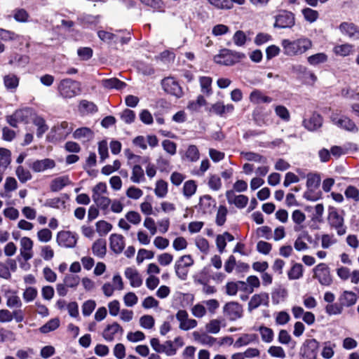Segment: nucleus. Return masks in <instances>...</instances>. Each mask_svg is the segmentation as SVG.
Masks as SVG:
<instances>
[{
  "mask_svg": "<svg viewBox=\"0 0 359 359\" xmlns=\"http://www.w3.org/2000/svg\"><path fill=\"white\" fill-rule=\"evenodd\" d=\"M281 44L284 53L288 56L302 55L312 47L311 41L306 37L293 41L283 39Z\"/></svg>",
  "mask_w": 359,
  "mask_h": 359,
  "instance_id": "nucleus-1",
  "label": "nucleus"
},
{
  "mask_svg": "<svg viewBox=\"0 0 359 359\" xmlns=\"http://www.w3.org/2000/svg\"><path fill=\"white\" fill-rule=\"evenodd\" d=\"M81 83L72 79H64L57 86V91L62 97L70 99L79 95L81 92Z\"/></svg>",
  "mask_w": 359,
  "mask_h": 359,
  "instance_id": "nucleus-2",
  "label": "nucleus"
},
{
  "mask_svg": "<svg viewBox=\"0 0 359 359\" xmlns=\"http://www.w3.org/2000/svg\"><path fill=\"white\" fill-rule=\"evenodd\" d=\"M245 57V55L243 53L224 48L214 56L213 60L218 65L231 66L239 62Z\"/></svg>",
  "mask_w": 359,
  "mask_h": 359,
  "instance_id": "nucleus-3",
  "label": "nucleus"
},
{
  "mask_svg": "<svg viewBox=\"0 0 359 359\" xmlns=\"http://www.w3.org/2000/svg\"><path fill=\"white\" fill-rule=\"evenodd\" d=\"M327 221L330 227L337 231L338 236H343L346 233L347 228L344 225V217L335 208H330Z\"/></svg>",
  "mask_w": 359,
  "mask_h": 359,
  "instance_id": "nucleus-4",
  "label": "nucleus"
},
{
  "mask_svg": "<svg viewBox=\"0 0 359 359\" xmlns=\"http://www.w3.org/2000/svg\"><path fill=\"white\" fill-rule=\"evenodd\" d=\"M194 264V260L191 255H183L175 262V271L177 276L185 280L187 278L188 268Z\"/></svg>",
  "mask_w": 359,
  "mask_h": 359,
  "instance_id": "nucleus-5",
  "label": "nucleus"
},
{
  "mask_svg": "<svg viewBox=\"0 0 359 359\" xmlns=\"http://www.w3.org/2000/svg\"><path fill=\"white\" fill-rule=\"evenodd\" d=\"M313 278L322 285L329 286L332 283L330 268L325 263H320L313 268Z\"/></svg>",
  "mask_w": 359,
  "mask_h": 359,
  "instance_id": "nucleus-6",
  "label": "nucleus"
},
{
  "mask_svg": "<svg viewBox=\"0 0 359 359\" xmlns=\"http://www.w3.org/2000/svg\"><path fill=\"white\" fill-rule=\"evenodd\" d=\"M294 15L287 11H281L275 16L273 27L279 29L291 28L294 25Z\"/></svg>",
  "mask_w": 359,
  "mask_h": 359,
  "instance_id": "nucleus-7",
  "label": "nucleus"
},
{
  "mask_svg": "<svg viewBox=\"0 0 359 359\" xmlns=\"http://www.w3.org/2000/svg\"><path fill=\"white\" fill-rule=\"evenodd\" d=\"M330 118L333 124L341 129L352 133H356L358 130L355 123L346 116L333 114Z\"/></svg>",
  "mask_w": 359,
  "mask_h": 359,
  "instance_id": "nucleus-8",
  "label": "nucleus"
},
{
  "mask_svg": "<svg viewBox=\"0 0 359 359\" xmlns=\"http://www.w3.org/2000/svg\"><path fill=\"white\" fill-rule=\"evenodd\" d=\"M161 86L163 90L168 94L173 95L177 98H180L183 96L182 88L173 77L164 78L161 81Z\"/></svg>",
  "mask_w": 359,
  "mask_h": 359,
  "instance_id": "nucleus-9",
  "label": "nucleus"
},
{
  "mask_svg": "<svg viewBox=\"0 0 359 359\" xmlns=\"http://www.w3.org/2000/svg\"><path fill=\"white\" fill-rule=\"evenodd\" d=\"M77 235L75 233L68 231H61L57 234V244L64 248H74L77 243Z\"/></svg>",
  "mask_w": 359,
  "mask_h": 359,
  "instance_id": "nucleus-10",
  "label": "nucleus"
},
{
  "mask_svg": "<svg viewBox=\"0 0 359 359\" xmlns=\"http://www.w3.org/2000/svg\"><path fill=\"white\" fill-rule=\"evenodd\" d=\"M319 343L315 339H306L300 350L302 359H315Z\"/></svg>",
  "mask_w": 359,
  "mask_h": 359,
  "instance_id": "nucleus-11",
  "label": "nucleus"
},
{
  "mask_svg": "<svg viewBox=\"0 0 359 359\" xmlns=\"http://www.w3.org/2000/svg\"><path fill=\"white\" fill-rule=\"evenodd\" d=\"M27 163L28 167L34 172H42L53 169L56 165L55 161L48 158L33 161H29Z\"/></svg>",
  "mask_w": 359,
  "mask_h": 359,
  "instance_id": "nucleus-12",
  "label": "nucleus"
},
{
  "mask_svg": "<svg viewBox=\"0 0 359 359\" xmlns=\"http://www.w3.org/2000/svg\"><path fill=\"white\" fill-rule=\"evenodd\" d=\"M224 313L231 321H235L243 316V307L236 302L226 303L224 306Z\"/></svg>",
  "mask_w": 359,
  "mask_h": 359,
  "instance_id": "nucleus-13",
  "label": "nucleus"
},
{
  "mask_svg": "<svg viewBox=\"0 0 359 359\" xmlns=\"http://www.w3.org/2000/svg\"><path fill=\"white\" fill-rule=\"evenodd\" d=\"M216 207V201L210 195H204L200 198L197 206L198 212L203 215H210Z\"/></svg>",
  "mask_w": 359,
  "mask_h": 359,
  "instance_id": "nucleus-14",
  "label": "nucleus"
},
{
  "mask_svg": "<svg viewBox=\"0 0 359 359\" xmlns=\"http://www.w3.org/2000/svg\"><path fill=\"white\" fill-rule=\"evenodd\" d=\"M188 313L185 310H180L176 314V318L180 322V329L189 330L196 327L198 323L194 319L188 318Z\"/></svg>",
  "mask_w": 359,
  "mask_h": 359,
  "instance_id": "nucleus-15",
  "label": "nucleus"
},
{
  "mask_svg": "<svg viewBox=\"0 0 359 359\" xmlns=\"http://www.w3.org/2000/svg\"><path fill=\"white\" fill-rule=\"evenodd\" d=\"M323 118L318 113H313L309 118H304L302 124L304 127L311 132L316 131L321 128Z\"/></svg>",
  "mask_w": 359,
  "mask_h": 359,
  "instance_id": "nucleus-16",
  "label": "nucleus"
},
{
  "mask_svg": "<svg viewBox=\"0 0 359 359\" xmlns=\"http://www.w3.org/2000/svg\"><path fill=\"white\" fill-rule=\"evenodd\" d=\"M339 29L350 39H359V27L353 22H343L339 25Z\"/></svg>",
  "mask_w": 359,
  "mask_h": 359,
  "instance_id": "nucleus-17",
  "label": "nucleus"
},
{
  "mask_svg": "<svg viewBox=\"0 0 359 359\" xmlns=\"http://www.w3.org/2000/svg\"><path fill=\"white\" fill-rule=\"evenodd\" d=\"M269 303V295L268 293L261 292L259 294H255L251 297L248 303V311L251 312L261 305L268 306Z\"/></svg>",
  "mask_w": 359,
  "mask_h": 359,
  "instance_id": "nucleus-18",
  "label": "nucleus"
},
{
  "mask_svg": "<svg viewBox=\"0 0 359 359\" xmlns=\"http://www.w3.org/2000/svg\"><path fill=\"white\" fill-rule=\"evenodd\" d=\"M226 197L229 204H233L239 209L244 208L248 203V197L245 195L236 196L233 190H228Z\"/></svg>",
  "mask_w": 359,
  "mask_h": 359,
  "instance_id": "nucleus-19",
  "label": "nucleus"
},
{
  "mask_svg": "<svg viewBox=\"0 0 359 359\" xmlns=\"http://www.w3.org/2000/svg\"><path fill=\"white\" fill-rule=\"evenodd\" d=\"M124 275L129 280L133 287H139L142 285V278L136 269L127 267L125 269Z\"/></svg>",
  "mask_w": 359,
  "mask_h": 359,
  "instance_id": "nucleus-20",
  "label": "nucleus"
},
{
  "mask_svg": "<svg viewBox=\"0 0 359 359\" xmlns=\"http://www.w3.org/2000/svg\"><path fill=\"white\" fill-rule=\"evenodd\" d=\"M118 332L122 334L123 330L118 323L114 322L112 324L107 325L102 335L107 341H112L114 339L116 334Z\"/></svg>",
  "mask_w": 359,
  "mask_h": 359,
  "instance_id": "nucleus-21",
  "label": "nucleus"
},
{
  "mask_svg": "<svg viewBox=\"0 0 359 359\" xmlns=\"http://www.w3.org/2000/svg\"><path fill=\"white\" fill-rule=\"evenodd\" d=\"M258 343L259 337L257 334H243L234 342L233 346L236 348H238L251 344Z\"/></svg>",
  "mask_w": 359,
  "mask_h": 359,
  "instance_id": "nucleus-22",
  "label": "nucleus"
},
{
  "mask_svg": "<svg viewBox=\"0 0 359 359\" xmlns=\"http://www.w3.org/2000/svg\"><path fill=\"white\" fill-rule=\"evenodd\" d=\"M110 248L116 254L123 252L125 247L124 237L120 234H111L109 238Z\"/></svg>",
  "mask_w": 359,
  "mask_h": 359,
  "instance_id": "nucleus-23",
  "label": "nucleus"
},
{
  "mask_svg": "<svg viewBox=\"0 0 359 359\" xmlns=\"http://www.w3.org/2000/svg\"><path fill=\"white\" fill-rule=\"evenodd\" d=\"M250 102L259 104L260 103H271L273 101L272 97L264 95L260 90L254 89L249 95Z\"/></svg>",
  "mask_w": 359,
  "mask_h": 359,
  "instance_id": "nucleus-24",
  "label": "nucleus"
},
{
  "mask_svg": "<svg viewBox=\"0 0 359 359\" xmlns=\"http://www.w3.org/2000/svg\"><path fill=\"white\" fill-rule=\"evenodd\" d=\"M101 85L107 90H122L126 86V83L117 78L104 79L101 81Z\"/></svg>",
  "mask_w": 359,
  "mask_h": 359,
  "instance_id": "nucleus-25",
  "label": "nucleus"
},
{
  "mask_svg": "<svg viewBox=\"0 0 359 359\" xmlns=\"http://www.w3.org/2000/svg\"><path fill=\"white\" fill-rule=\"evenodd\" d=\"M192 334L194 340L202 345L213 346L217 344V339L208 335L207 333H199L196 331Z\"/></svg>",
  "mask_w": 359,
  "mask_h": 359,
  "instance_id": "nucleus-26",
  "label": "nucleus"
},
{
  "mask_svg": "<svg viewBox=\"0 0 359 359\" xmlns=\"http://www.w3.org/2000/svg\"><path fill=\"white\" fill-rule=\"evenodd\" d=\"M70 184L71 181L67 175L58 177L50 182V189L53 192H57Z\"/></svg>",
  "mask_w": 359,
  "mask_h": 359,
  "instance_id": "nucleus-27",
  "label": "nucleus"
},
{
  "mask_svg": "<svg viewBox=\"0 0 359 359\" xmlns=\"http://www.w3.org/2000/svg\"><path fill=\"white\" fill-rule=\"evenodd\" d=\"M92 251L95 256L103 258L107 253V241L105 239L99 238L92 245Z\"/></svg>",
  "mask_w": 359,
  "mask_h": 359,
  "instance_id": "nucleus-28",
  "label": "nucleus"
},
{
  "mask_svg": "<svg viewBox=\"0 0 359 359\" xmlns=\"http://www.w3.org/2000/svg\"><path fill=\"white\" fill-rule=\"evenodd\" d=\"M339 302L343 307H350L356 303L357 296L353 292L346 290L339 296Z\"/></svg>",
  "mask_w": 359,
  "mask_h": 359,
  "instance_id": "nucleus-29",
  "label": "nucleus"
},
{
  "mask_svg": "<svg viewBox=\"0 0 359 359\" xmlns=\"http://www.w3.org/2000/svg\"><path fill=\"white\" fill-rule=\"evenodd\" d=\"M234 110V106L232 104L224 105L222 102H216L212 104L211 111L218 116H224L226 114H231Z\"/></svg>",
  "mask_w": 359,
  "mask_h": 359,
  "instance_id": "nucleus-30",
  "label": "nucleus"
},
{
  "mask_svg": "<svg viewBox=\"0 0 359 359\" xmlns=\"http://www.w3.org/2000/svg\"><path fill=\"white\" fill-rule=\"evenodd\" d=\"M92 198L97 208L102 210L104 214H107L109 212V208L111 203L110 198L102 195H97V194L95 196H92Z\"/></svg>",
  "mask_w": 359,
  "mask_h": 359,
  "instance_id": "nucleus-31",
  "label": "nucleus"
},
{
  "mask_svg": "<svg viewBox=\"0 0 359 359\" xmlns=\"http://www.w3.org/2000/svg\"><path fill=\"white\" fill-rule=\"evenodd\" d=\"M73 137L77 140H83V141H90L94 137L93 130L87 127L77 128L73 133Z\"/></svg>",
  "mask_w": 359,
  "mask_h": 359,
  "instance_id": "nucleus-32",
  "label": "nucleus"
},
{
  "mask_svg": "<svg viewBox=\"0 0 359 359\" xmlns=\"http://www.w3.org/2000/svg\"><path fill=\"white\" fill-rule=\"evenodd\" d=\"M182 158L189 162H196L200 158V152L198 147L194 144L189 145Z\"/></svg>",
  "mask_w": 359,
  "mask_h": 359,
  "instance_id": "nucleus-33",
  "label": "nucleus"
},
{
  "mask_svg": "<svg viewBox=\"0 0 359 359\" xmlns=\"http://www.w3.org/2000/svg\"><path fill=\"white\" fill-rule=\"evenodd\" d=\"M252 119L255 123L258 126L268 125L266 121V114L264 112L262 108L257 107L252 111Z\"/></svg>",
  "mask_w": 359,
  "mask_h": 359,
  "instance_id": "nucleus-34",
  "label": "nucleus"
},
{
  "mask_svg": "<svg viewBox=\"0 0 359 359\" xmlns=\"http://www.w3.org/2000/svg\"><path fill=\"white\" fill-rule=\"evenodd\" d=\"M354 46L350 43L337 45L333 48V52L337 55L346 57L353 53Z\"/></svg>",
  "mask_w": 359,
  "mask_h": 359,
  "instance_id": "nucleus-35",
  "label": "nucleus"
},
{
  "mask_svg": "<svg viewBox=\"0 0 359 359\" xmlns=\"http://www.w3.org/2000/svg\"><path fill=\"white\" fill-rule=\"evenodd\" d=\"M130 180L136 184L145 181L144 172L140 165H134L133 166Z\"/></svg>",
  "mask_w": 359,
  "mask_h": 359,
  "instance_id": "nucleus-36",
  "label": "nucleus"
},
{
  "mask_svg": "<svg viewBox=\"0 0 359 359\" xmlns=\"http://www.w3.org/2000/svg\"><path fill=\"white\" fill-rule=\"evenodd\" d=\"M4 83L7 90L14 92L19 85V78L15 74H10L4 76Z\"/></svg>",
  "mask_w": 359,
  "mask_h": 359,
  "instance_id": "nucleus-37",
  "label": "nucleus"
},
{
  "mask_svg": "<svg viewBox=\"0 0 359 359\" xmlns=\"http://www.w3.org/2000/svg\"><path fill=\"white\" fill-rule=\"evenodd\" d=\"M33 123L37 127L36 136L40 138L48 130V126L46 123L45 119L40 116H36L33 119Z\"/></svg>",
  "mask_w": 359,
  "mask_h": 359,
  "instance_id": "nucleus-38",
  "label": "nucleus"
},
{
  "mask_svg": "<svg viewBox=\"0 0 359 359\" xmlns=\"http://www.w3.org/2000/svg\"><path fill=\"white\" fill-rule=\"evenodd\" d=\"M10 150L0 148V170L5 171L11 161Z\"/></svg>",
  "mask_w": 359,
  "mask_h": 359,
  "instance_id": "nucleus-39",
  "label": "nucleus"
},
{
  "mask_svg": "<svg viewBox=\"0 0 359 359\" xmlns=\"http://www.w3.org/2000/svg\"><path fill=\"white\" fill-rule=\"evenodd\" d=\"M292 219L296 224L294 227V230L299 231L302 229L301 225L305 221L306 215L302 210H295L292 212Z\"/></svg>",
  "mask_w": 359,
  "mask_h": 359,
  "instance_id": "nucleus-40",
  "label": "nucleus"
},
{
  "mask_svg": "<svg viewBox=\"0 0 359 359\" xmlns=\"http://www.w3.org/2000/svg\"><path fill=\"white\" fill-rule=\"evenodd\" d=\"M328 56L324 53H318L312 55L307 58L308 62L312 66H316L327 61Z\"/></svg>",
  "mask_w": 359,
  "mask_h": 359,
  "instance_id": "nucleus-41",
  "label": "nucleus"
},
{
  "mask_svg": "<svg viewBox=\"0 0 359 359\" xmlns=\"http://www.w3.org/2000/svg\"><path fill=\"white\" fill-rule=\"evenodd\" d=\"M303 276V266L301 264L296 263L293 264L287 272V276L290 280H297Z\"/></svg>",
  "mask_w": 359,
  "mask_h": 359,
  "instance_id": "nucleus-42",
  "label": "nucleus"
},
{
  "mask_svg": "<svg viewBox=\"0 0 359 359\" xmlns=\"http://www.w3.org/2000/svg\"><path fill=\"white\" fill-rule=\"evenodd\" d=\"M241 155L248 161L266 163L267 158L257 153L252 151L242 152Z\"/></svg>",
  "mask_w": 359,
  "mask_h": 359,
  "instance_id": "nucleus-43",
  "label": "nucleus"
},
{
  "mask_svg": "<svg viewBox=\"0 0 359 359\" xmlns=\"http://www.w3.org/2000/svg\"><path fill=\"white\" fill-rule=\"evenodd\" d=\"M302 13L304 16V20L309 23H313L316 22L319 17L318 12L311 8H303L302 10Z\"/></svg>",
  "mask_w": 359,
  "mask_h": 359,
  "instance_id": "nucleus-44",
  "label": "nucleus"
},
{
  "mask_svg": "<svg viewBox=\"0 0 359 359\" xmlns=\"http://www.w3.org/2000/svg\"><path fill=\"white\" fill-rule=\"evenodd\" d=\"M15 174L21 183H25L32 177L31 172L22 165L17 167Z\"/></svg>",
  "mask_w": 359,
  "mask_h": 359,
  "instance_id": "nucleus-45",
  "label": "nucleus"
},
{
  "mask_svg": "<svg viewBox=\"0 0 359 359\" xmlns=\"http://www.w3.org/2000/svg\"><path fill=\"white\" fill-rule=\"evenodd\" d=\"M60 326L58 318H53L48 320L45 325L39 328L41 333L46 334L55 330Z\"/></svg>",
  "mask_w": 359,
  "mask_h": 359,
  "instance_id": "nucleus-46",
  "label": "nucleus"
},
{
  "mask_svg": "<svg viewBox=\"0 0 359 359\" xmlns=\"http://www.w3.org/2000/svg\"><path fill=\"white\" fill-rule=\"evenodd\" d=\"M154 192L157 197L164 198L168 193V183L163 180H158Z\"/></svg>",
  "mask_w": 359,
  "mask_h": 359,
  "instance_id": "nucleus-47",
  "label": "nucleus"
},
{
  "mask_svg": "<svg viewBox=\"0 0 359 359\" xmlns=\"http://www.w3.org/2000/svg\"><path fill=\"white\" fill-rule=\"evenodd\" d=\"M13 17L18 22H27L29 21V15L24 8H16L13 11Z\"/></svg>",
  "mask_w": 359,
  "mask_h": 359,
  "instance_id": "nucleus-48",
  "label": "nucleus"
},
{
  "mask_svg": "<svg viewBox=\"0 0 359 359\" xmlns=\"http://www.w3.org/2000/svg\"><path fill=\"white\" fill-rule=\"evenodd\" d=\"M344 195L348 200H353L354 202L359 201V190L357 187L353 185H348L346 188Z\"/></svg>",
  "mask_w": 359,
  "mask_h": 359,
  "instance_id": "nucleus-49",
  "label": "nucleus"
},
{
  "mask_svg": "<svg viewBox=\"0 0 359 359\" xmlns=\"http://www.w3.org/2000/svg\"><path fill=\"white\" fill-rule=\"evenodd\" d=\"M260 332L262 339L266 343H270L273 339V332L271 328L264 326H260L258 328Z\"/></svg>",
  "mask_w": 359,
  "mask_h": 359,
  "instance_id": "nucleus-50",
  "label": "nucleus"
},
{
  "mask_svg": "<svg viewBox=\"0 0 359 359\" xmlns=\"http://www.w3.org/2000/svg\"><path fill=\"white\" fill-rule=\"evenodd\" d=\"M228 213L227 208L224 205H219L217 210L215 222L217 225L221 226H223L226 219V215Z\"/></svg>",
  "mask_w": 359,
  "mask_h": 359,
  "instance_id": "nucleus-51",
  "label": "nucleus"
},
{
  "mask_svg": "<svg viewBox=\"0 0 359 359\" xmlns=\"http://www.w3.org/2000/svg\"><path fill=\"white\" fill-rule=\"evenodd\" d=\"M112 229V225L104 220L98 221L96 223V230L100 236L107 234Z\"/></svg>",
  "mask_w": 359,
  "mask_h": 359,
  "instance_id": "nucleus-52",
  "label": "nucleus"
},
{
  "mask_svg": "<svg viewBox=\"0 0 359 359\" xmlns=\"http://www.w3.org/2000/svg\"><path fill=\"white\" fill-rule=\"evenodd\" d=\"M275 113L285 122H288L290 120V114L288 109L283 105L276 106L275 107Z\"/></svg>",
  "mask_w": 359,
  "mask_h": 359,
  "instance_id": "nucleus-53",
  "label": "nucleus"
},
{
  "mask_svg": "<svg viewBox=\"0 0 359 359\" xmlns=\"http://www.w3.org/2000/svg\"><path fill=\"white\" fill-rule=\"evenodd\" d=\"M197 186L194 180L187 181L183 186L184 195L189 198L194 195L196 191Z\"/></svg>",
  "mask_w": 359,
  "mask_h": 359,
  "instance_id": "nucleus-54",
  "label": "nucleus"
},
{
  "mask_svg": "<svg viewBox=\"0 0 359 359\" xmlns=\"http://www.w3.org/2000/svg\"><path fill=\"white\" fill-rule=\"evenodd\" d=\"M233 41L236 46L242 47L247 41V36L243 31L238 30L233 36Z\"/></svg>",
  "mask_w": 359,
  "mask_h": 359,
  "instance_id": "nucleus-55",
  "label": "nucleus"
},
{
  "mask_svg": "<svg viewBox=\"0 0 359 359\" xmlns=\"http://www.w3.org/2000/svg\"><path fill=\"white\" fill-rule=\"evenodd\" d=\"M320 184V177L317 174H309L307 176V189H318Z\"/></svg>",
  "mask_w": 359,
  "mask_h": 359,
  "instance_id": "nucleus-56",
  "label": "nucleus"
},
{
  "mask_svg": "<svg viewBox=\"0 0 359 359\" xmlns=\"http://www.w3.org/2000/svg\"><path fill=\"white\" fill-rule=\"evenodd\" d=\"M325 312L329 316H333V315H339L341 314L343 311V306L339 302V304H328L326 305L325 308Z\"/></svg>",
  "mask_w": 359,
  "mask_h": 359,
  "instance_id": "nucleus-57",
  "label": "nucleus"
},
{
  "mask_svg": "<svg viewBox=\"0 0 359 359\" xmlns=\"http://www.w3.org/2000/svg\"><path fill=\"white\" fill-rule=\"evenodd\" d=\"M212 79L209 76H202L200 78V85L201 87V92L207 95L212 93L211 84Z\"/></svg>",
  "mask_w": 359,
  "mask_h": 359,
  "instance_id": "nucleus-58",
  "label": "nucleus"
},
{
  "mask_svg": "<svg viewBox=\"0 0 359 359\" xmlns=\"http://www.w3.org/2000/svg\"><path fill=\"white\" fill-rule=\"evenodd\" d=\"M221 329V321L217 319L211 320L205 325V330L208 333L217 334Z\"/></svg>",
  "mask_w": 359,
  "mask_h": 359,
  "instance_id": "nucleus-59",
  "label": "nucleus"
},
{
  "mask_svg": "<svg viewBox=\"0 0 359 359\" xmlns=\"http://www.w3.org/2000/svg\"><path fill=\"white\" fill-rule=\"evenodd\" d=\"M44 205L53 208H65V201L61 198H53L46 201Z\"/></svg>",
  "mask_w": 359,
  "mask_h": 359,
  "instance_id": "nucleus-60",
  "label": "nucleus"
},
{
  "mask_svg": "<svg viewBox=\"0 0 359 359\" xmlns=\"http://www.w3.org/2000/svg\"><path fill=\"white\" fill-rule=\"evenodd\" d=\"M140 1L156 11H163L165 6L162 0H140Z\"/></svg>",
  "mask_w": 359,
  "mask_h": 359,
  "instance_id": "nucleus-61",
  "label": "nucleus"
},
{
  "mask_svg": "<svg viewBox=\"0 0 359 359\" xmlns=\"http://www.w3.org/2000/svg\"><path fill=\"white\" fill-rule=\"evenodd\" d=\"M63 281L67 287H76L80 283V278L77 275L67 274Z\"/></svg>",
  "mask_w": 359,
  "mask_h": 359,
  "instance_id": "nucleus-62",
  "label": "nucleus"
},
{
  "mask_svg": "<svg viewBox=\"0 0 359 359\" xmlns=\"http://www.w3.org/2000/svg\"><path fill=\"white\" fill-rule=\"evenodd\" d=\"M154 318L150 315H144L140 318V325L144 329H151L154 327Z\"/></svg>",
  "mask_w": 359,
  "mask_h": 359,
  "instance_id": "nucleus-63",
  "label": "nucleus"
},
{
  "mask_svg": "<svg viewBox=\"0 0 359 359\" xmlns=\"http://www.w3.org/2000/svg\"><path fill=\"white\" fill-rule=\"evenodd\" d=\"M136 115L135 113L129 109H124L120 114V118L127 124H130L135 121Z\"/></svg>",
  "mask_w": 359,
  "mask_h": 359,
  "instance_id": "nucleus-64",
  "label": "nucleus"
}]
</instances>
